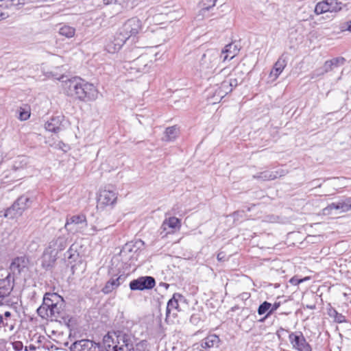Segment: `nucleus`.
Returning a JSON list of instances; mask_svg holds the SVG:
<instances>
[{"instance_id":"1","label":"nucleus","mask_w":351,"mask_h":351,"mask_svg":"<svg viewBox=\"0 0 351 351\" xmlns=\"http://www.w3.org/2000/svg\"><path fill=\"white\" fill-rule=\"evenodd\" d=\"M66 308V303L63 297L55 292H47L36 313L42 319L58 322L70 328L75 324V319L67 313Z\"/></svg>"},{"instance_id":"2","label":"nucleus","mask_w":351,"mask_h":351,"mask_svg":"<svg viewBox=\"0 0 351 351\" xmlns=\"http://www.w3.org/2000/svg\"><path fill=\"white\" fill-rule=\"evenodd\" d=\"M64 93L75 100L82 102H90L96 100L99 91L91 83L80 77H73L62 83Z\"/></svg>"},{"instance_id":"3","label":"nucleus","mask_w":351,"mask_h":351,"mask_svg":"<svg viewBox=\"0 0 351 351\" xmlns=\"http://www.w3.org/2000/svg\"><path fill=\"white\" fill-rule=\"evenodd\" d=\"M36 199L37 193L35 191H27L20 195L10 207L4 210L3 217L10 219L18 218L32 206Z\"/></svg>"},{"instance_id":"4","label":"nucleus","mask_w":351,"mask_h":351,"mask_svg":"<svg viewBox=\"0 0 351 351\" xmlns=\"http://www.w3.org/2000/svg\"><path fill=\"white\" fill-rule=\"evenodd\" d=\"M144 245V241L141 239L126 243L119 252L122 263L130 266L133 264L134 261L138 260Z\"/></svg>"},{"instance_id":"5","label":"nucleus","mask_w":351,"mask_h":351,"mask_svg":"<svg viewBox=\"0 0 351 351\" xmlns=\"http://www.w3.org/2000/svg\"><path fill=\"white\" fill-rule=\"evenodd\" d=\"M141 29V21L137 17H132L127 20L119 31L128 40L130 37L136 36Z\"/></svg>"},{"instance_id":"6","label":"nucleus","mask_w":351,"mask_h":351,"mask_svg":"<svg viewBox=\"0 0 351 351\" xmlns=\"http://www.w3.org/2000/svg\"><path fill=\"white\" fill-rule=\"evenodd\" d=\"M117 200V193L110 189L101 190L97 197V209L104 210L107 207L113 208Z\"/></svg>"},{"instance_id":"7","label":"nucleus","mask_w":351,"mask_h":351,"mask_svg":"<svg viewBox=\"0 0 351 351\" xmlns=\"http://www.w3.org/2000/svg\"><path fill=\"white\" fill-rule=\"evenodd\" d=\"M156 285V280L150 276L138 277L130 281L129 287L131 291L150 290Z\"/></svg>"},{"instance_id":"8","label":"nucleus","mask_w":351,"mask_h":351,"mask_svg":"<svg viewBox=\"0 0 351 351\" xmlns=\"http://www.w3.org/2000/svg\"><path fill=\"white\" fill-rule=\"evenodd\" d=\"M113 334L117 337L118 343L122 341L124 346L130 350H131L133 344L132 339L134 338V335L132 334L129 328L123 326H115Z\"/></svg>"},{"instance_id":"9","label":"nucleus","mask_w":351,"mask_h":351,"mask_svg":"<svg viewBox=\"0 0 351 351\" xmlns=\"http://www.w3.org/2000/svg\"><path fill=\"white\" fill-rule=\"evenodd\" d=\"M186 298L183 295H182L180 293H173L172 298L169 300L167 304V308H166V317H165V321L166 322H168L169 319L171 317V315L173 317H176L178 314L177 313L173 312L171 314V311L173 310L177 311L178 312H180L181 311V308L179 305V302H185Z\"/></svg>"},{"instance_id":"10","label":"nucleus","mask_w":351,"mask_h":351,"mask_svg":"<svg viewBox=\"0 0 351 351\" xmlns=\"http://www.w3.org/2000/svg\"><path fill=\"white\" fill-rule=\"evenodd\" d=\"M109 273L111 274L112 277L106 282L105 286L101 289V291L105 294H108L119 287L125 281L128 277V275L125 274L124 272L119 274L117 277L118 274H114L111 271H109Z\"/></svg>"},{"instance_id":"11","label":"nucleus","mask_w":351,"mask_h":351,"mask_svg":"<svg viewBox=\"0 0 351 351\" xmlns=\"http://www.w3.org/2000/svg\"><path fill=\"white\" fill-rule=\"evenodd\" d=\"M289 339L293 348L299 351H311V346L301 332L299 334L291 332L289 335Z\"/></svg>"},{"instance_id":"12","label":"nucleus","mask_w":351,"mask_h":351,"mask_svg":"<svg viewBox=\"0 0 351 351\" xmlns=\"http://www.w3.org/2000/svg\"><path fill=\"white\" fill-rule=\"evenodd\" d=\"M29 263L25 255L14 258L10 265V269L14 275H20L25 269H27Z\"/></svg>"},{"instance_id":"13","label":"nucleus","mask_w":351,"mask_h":351,"mask_svg":"<svg viewBox=\"0 0 351 351\" xmlns=\"http://www.w3.org/2000/svg\"><path fill=\"white\" fill-rule=\"evenodd\" d=\"M127 40V37H125L122 34H121L118 30L113 38L106 44V49L108 53H114L121 49Z\"/></svg>"},{"instance_id":"14","label":"nucleus","mask_w":351,"mask_h":351,"mask_svg":"<svg viewBox=\"0 0 351 351\" xmlns=\"http://www.w3.org/2000/svg\"><path fill=\"white\" fill-rule=\"evenodd\" d=\"M72 226H80L82 228H86L88 226L86 216L83 213L72 215L70 217L68 216L66 217L64 228L68 231L71 232L73 230L71 227Z\"/></svg>"},{"instance_id":"15","label":"nucleus","mask_w":351,"mask_h":351,"mask_svg":"<svg viewBox=\"0 0 351 351\" xmlns=\"http://www.w3.org/2000/svg\"><path fill=\"white\" fill-rule=\"evenodd\" d=\"M287 173V171L282 169H278L275 171L267 170L254 175L253 178L263 181H268L284 176Z\"/></svg>"},{"instance_id":"16","label":"nucleus","mask_w":351,"mask_h":351,"mask_svg":"<svg viewBox=\"0 0 351 351\" xmlns=\"http://www.w3.org/2000/svg\"><path fill=\"white\" fill-rule=\"evenodd\" d=\"M68 245L67 239L65 237H58L53 239L49 244L48 250L58 256Z\"/></svg>"},{"instance_id":"17","label":"nucleus","mask_w":351,"mask_h":351,"mask_svg":"<svg viewBox=\"0 0 351 351\" xmlns=\"http://www.w3.org/2000/svg\"><path fill=\"white\" fill-rule=\"evenodd\" d=\"M288 59V53L284 52L274 64L270 75H274V79H277L286 67Z\"/></svg>"},{"instance_id":"18","label":"nucleus","mask_w":351,"mask_h":351,"mask_svg":"<svg viewBox=\"0 0 351 351\" xmlns=\"http://www.w3.org/2000/svg\"><path fill=\"white\" fill-rule=\"evenodd\" d=\"M217 58L218 53L217 52L207 51L201 58L200 64L202 67L206 69L213 68L216 64Z\"/></svg>"},{"instance_id":"19","label":"nucleus","mask_w":351,"mask_h":351,"mask_svg":"<svg viewBox=\"0 0 351 351\" xmlns=\"http://www.w3.org/2000/svg\"><path fill=\"white\" fill-rule=\"evenodd\" d=\"M181 226V221L180 219L176 217H171L168 219H166L164 220V221L162 223V226L160 227V229L162 231L160 232V234L162 235L163 233L164 235L162 237H165L167 234L170 232H173V230L171 232H167L168 228H171L172 230L176 229V228H180Z\"/></svg>"},{"instance_id":"20","label":"nucleus","mask_w":351,"mask_h":351,"mask_svg":"<svg viewBox=\"0 0 351 351\" xmlns=\"http://www.w3.org/2000/svg\"><path fill=\"white\" fill-rule=\"evenodd\" d=\"M221 343V339L215 334H210L200 341L202 348L207 350L212 348H218Z\"/></svg>"},{"instance_id":"21","label":"nucleus","mask_w":351,"mask_h":351,"mask_svg":"<svg viewBox=\"0 0 351 351\" xmlns=\"http://www.w3.org/2000/svg\"><path fill=\"white\" fill-rule=\"evenodd\" d=\"M63 116L52 117L45 124V129L53 133H58L61 130Z\"/></svg>"},{"instance_id":"22","label":"nucleus","mask_w":351,"mask_h":351,"mask_svg":"<svg viewBox=\"0 0 351 351\" xmlns=\"http://www.w3.org/2000/svg\"><path fill=\"white\" fill-rule=\"evenodd\" d=\"M12 289L13 286L10 283V274H8L5 278L0 280V302L8 297Z\"/></svg>"},{"instance_id":"23","label":"nucleus","mask_w":351,"mask_h":351,"mask_svg":"<svg viewBox=\"0 0 351 351\" xmlns=\"http://www.w3.org/2000/svg\"><path fill=\"white\" fill-rule=\"evenodd\" d=\"M332 209L341 210L343 212H347L351 210V197H347L344 200L333 202L328 205L324 210Z\"/></svg>"},{"instance_id":"24","label":"nucleus","mask_w":351,"mask_h":351,"mask_svg":"<svg viewBox=\"0 0 351 351\" xmlns=\"http://www.w3.org/2000/svg\"><path fill=\"white\" fill-rule=\"evenodd\" d=\"M232 92V88H229L228 82L224 80L221 83L213 93V97H216V100L220 101L226 95Z\"/></svg>"},{"instance_id":"25","label":"nucleus","mask_w":351,"mask_h":351,"mask_svg":"<svg viewBox=\"0 0 351 351\" xmlns=\"http://www.w3.org/2000/svg\"><path fill=\"white\" fill-rule=\"evenodd\" d=\"M239 51V49L235 44L230 43L226 45L221 51V53L224 54L223 61H226V60H232L238 54Z\"/></svg>"},{"instance_id":"26","label":"nucleus","mask_w":351,"mask_h":351,"mask_svg":"<svg viewBox=\"0 0 351 351\" xmlns=\"http://www.w3.org/2000/svg\"><path fill=\"white\" fill-rule=\"evenodd\" d=\"M179 132V128H178L177 125L167 128L164 132V136L162 138V141L165 142L174 141L178 136Z\"/></svg>"},{"instance_id":"27","label":"nucleus","mask_w":351,"mask_h":351,"mask_svg":"<svg viewBox=\"0 0 351 351\" xmlns=\"http://www.w3.org/2000/svg\"><path fill=\"white\" fill-rule=\"evenodd\" d=\"M56 254L51 252H48V250L45 251L43 256L42 266L45 269H48L53 266L57 258Z\"/></svg>"},{"instance_id":"28","label":"nucleus","mask_w":351,"mask_h":351,"mask_svg":"<svg viewBox=\"0 0 351 351\" xmlns=\"http://www.w3.org/2000/svg\"><path fill=\"white\" fill-rule=\"evenodd\" d=\"M327 314L330 317L333 319L335 322L339 324L347 322L346 316L341 313H338L335 308L331 306L330 304H329V306L327 308Z\"/></svg>"},{"instance_id":"29","label":"nucleus","mask_w":351,"mask_h":351,"mask_svg":"<svg viewBox=\"0 0 351 351\" xmlns=\"http://www.w3.org/2000/svg\"><path fill=\"white\" fill-rule=\"evenodd\" d=\"M79 256V253L77 252L76 250L73 248V245H71L66 252L64 253L63 259L64 261H68L70 264L73 262H75L77 258Z\"/></svg>"},{"instance_id":"30","label":"nucleus","mask_w":351,"mask_h":351,"mask_svg":"<svg viewBox=\"0 0 351 351\" xmlns=\"http://www.w3.org/2000/svg\"><path fill=\"white\" fill-rule=\"evenodd\" d=\"M2 2L0 4V21L5 19L9 16V12L7 10H3V8H8L14 3L15 0H1Z\"/></svg>"},{"instance_id":"31","label":"nucleus","mask_w":351,"mask_h":351,"mask_svg":"<svg viewBox=\"0 0 351 351\" xmlns=\"http://www.w3.org/2000/svg\"><path fill=\"white\" fill-rule=\"evenodd\" d=\"M329 5V12H337L343 9V6L346 7V4H343L342 2L338 1L337 0H327Z\"/></svg>"},{"instance_id":"32","label":"nucleus","mask_w":351,"mask_h":351,"mask_svg":"<svg viewBox=\"0 0 351 351\" xmlns=\"http://www.w3.org/2000/svg\"><path fill=\"white\" fill-rule=\"evenodd\" d=\"M333 66L330 60L324 62L323 66L315 71L313 75L316 76L322 75L333 69Z\"/></svg>"},{"instance_id":"33","label":"nucleus","mask_w":351,"mask_h":351,"mask_svg":"<svg viewBox=\"0 0 351 351\" xmlns=\"http://www.w3.org/2000/svg\"><path fill=\"white\" fill-rule=\"evenodd\" d=\"M329 5L327 0L317 3L315 8V13L317 15L329 12Z\"/></svg>"},{"instance_id":"34","label":"nucleus","mask_w":351,"mask_h":351,"mask_svg":"<svg viewBox=\"0 0 351 351\" xmlns=\"http://www.w3.org/2000/svg\"><path fill=\"white\" fill-rule=\"evenodd\" d=\"M75 28L68 25H64L59 30V33L60 35L64 36L68 38H72L75 35Z\"/></svg>"},{"instance_id":"35","label":"nucleus","mask_w":351,"mask_h":351,"mask_svg":"<svg viewBox=\"0 0 351 351\" xmlns=\"http://www.w3.org/2000/svg\"><path fill=\"white\" fill-rule=\"evenodd\" d=\"M217 0H202L201 2L202 8L200 12L204 14L205 12L208 11L213 8Z\"/></svg>"},{"instance_id":"36","label":"nucleus","mask_w":351,"mask_h":351,"mask_svg":"<svg viewBox=\"0 0 351 351\" xmlns=\"http://www.w3.org/2000/svg\"><path fill=\"white\" fill-rule=\"evenodd\" d=\"M271 307V304L267 301L263 302L261 304L258 308L257 312L258 314L262 315L265 313H267L269 311L270 308Z\"/></svg>"},{"instance_id":"37","label":"nucleus","mask_w":351,"mask_h":351,"mask_svg":"<svg viewBox=\"0 0 351 351\" xmlns=\"http://www.w3.org/2000/svg\"><path fill=\"white\" fill-rule=\"evenodd\" d=\"M3 328L6 331L7 330L12 331L14 328V323H9L8 321L4 319L3 316L0 314V328Z\"/></svg>"},{"instance_id":"38","label":"nucleus","mask_w":351,"mask_h":351,"mask_svg":"<svg viewBox=\"0 0 351 351\" xmlns=\"http://www.w3.org/2000/svg\"><path fill=\"white\" fill-rule=\"evenodd\" d=\"M202 320V313L199 311L191 315L189 322L193 325L197 326Z\"/></svg>"},{"instance_id":"39","label":"nucleus","mask_w":351,"mask_h":351,"mask_svg":"<svg viewBox=\"0 0 351 351\" xmlns=\"http://www.w3.org/2000/svg\"><path fill=\"white\" fill-rule=\"evenodd\" d=\"M147 346V340H141L138 343H136L135 347L131 348L132 351H145Z\"/></svg>"},{"instance_id":"40","label":"nucleus","mask_w":351,"mask_h":351,"mask_svg":"<svg viewBox=\"0 0 351 351\" xmlns=\"http://www.w3.org/2000/svg\"><path fill=\"white\" fill-rule=\"evenodd\" d=\"M333 66V68L339 67L345 64L346 59L343 57H337L331 60H329Z\"/></svg>"},{"instance_id":"41","label":"nucleus","mask_w":351,"mask_h":351,"mask_svg":"<svg viewBox=\"0 0 351 351\" xmlns=\"http://www.w3.org/2000/svg\"><path fill=\"white\" fill-rule=\"evenodd\" d=\"M309 278L308 277H305V278H300L298 276H295L293 277H292L290 280H289V283L291 284L292 285H298L301 282H303L307 280H308Z\"/></svg>"},{"instance_id":"42","label":"nucleus","mask_w":351,"mask_h":351,"mask_svg":"<svg viewBox=\"0 0 351 351\" xmlns=\"http://www.w3.org/2000/svg\"><path fill=\"white\" fill-rule=\"evenodd\" d=\"M134 62L136 65L138 66L137 69L138 71H145V67L147 66V64H144L143 67L141 66V65H142V64L144 63L143 57H138L134 60Z\"/></svg>"},{"instance_id":"43","label":"nucleus","mask_w":351,"mask_h":351,"mask_svg":"<svg viewBox=\"0 0 351 351\" xmlns=\"http://www.w3.org/2000/svg\"><path fill=\"white\" fill-rule=\"evenodd\" d=\"M224 81L226 82H228L229 88H232V90H233L234 88L237 87L239 84L237 78L230 77L228 79L224 80Z\"/></svg>"},{"instance_id":"44","label":"nucleus","mask_w":351,"mask_h":351,"mask_svg":"<svg viewBox=\"0 0 351 351\" xmlns=\"http://www.w3.org/2000/svg\"><path fill=\"white\" fill-rule=\"evenodd\" d=\"M12 348L15 351H21L23 349V344L20 341H16L12 343Z\"/></svg>"},{"instance_id":"45","label":"nucleus","mask_w":351,"mask_h":351,"mask_svg":"<svg viewBox=\"0 0 351 351\" xmlns=\"http://www.w3.org/2000/svg\"><path fill=\"white\" fill-rule=\"evenodd\" d=\"M280 306V302H276L271 304L269 311L267 312V315H271L275 311H276Z\"/></svg>"},{"instance_id":"46","label":"nucleus","mask_w":351,"mask_h":351,"mask_svg":"<svg viewBox=\"0 0 351 351\" xmlns=\"http://www.w3.org/2000/svg\"><path fill=\"white\" fill-rule=\"evenodd\" d=\"M217 258L220 262H224V261H228V259L227 258L226 254V253L224 252H219L217 254Z\"/></svg>"},{"instance_id":"47","label":"nucleus","mask_w":351,"mask_h":351,"mask_svg":"<svg viewBox=\"0 0 351 351\" xmlns=\"http://www.w3.org/2000/svg\"><path fill=\"white\" fill-rule=\"evenodd\" d=\"M1 315L3 316L4 319L9 323H14V319H12V313L10 311H5L4 313L1 314Z\"/></svg>"},{"instance_id":"48","label":"nucleus","mask_w":351,"mask_h":351,"mask_svg":"<svg viewBox=\"0 0 351 351\" xmlns=\"http://www.w3.org/2000/svg\"><path fill=\"white\" fill-rule=\"evenodd\" d=\"M250 297V293L247 292H243L241 293L238 298L241 299V300H247Z\"/></svg>"},{"instance_id":"49","label":"nucleus","mask_w":351,"mask_h":351,"mask_svg":"<svg viewBox=\"0 0 351 351\" xmlns=\"http://www.w3.org/2000/svg\"><path fill=\"white\" fill-rule=\"evenodd\" d=\"M29 117V114L27 112H21L19 118L21 120H27Z\"/></svg>"},{"instance_id":"50","label":"nucleus","mask_w":351,"mask_h":351,"mask_svg":"<svg viewBox=\"0 0 351 351\" xmlns=\"http://www.w3.org/2000/svg\"><path fill=\"white\" fill-rule=\"evenodd\" d=\"M123 0H103L105 5H109L112 3H121V1Z\"/></svg>"},{"instance_id":"51","label":"nucleus","mask_w":351,"mask_h":351,"mask_svg":"<svg viewBox=\"0 0 351 351\" xmlns=\"http://www.w3.org/2000/svg\"><path fill=\"white\" fill-rule=\"evenodd\" d=\"M112 351H125L123 346H118L117 345L113 346Z\"/></svg>"},{"instance_id":"52","label":"nucleus","mask_w":351,"mask_h":351,"mask_svg":"<svg viewBox=\"0 0 351 351\" xmlns=\"http://www.w3.org/2000/svg\"><path fill=\"white\" fill-rule=\"evenodd\" d=\"M35 350H36V347L34 345H30L29 347L26 346L25 348V351Z\"/></svg>"},{"instance_id":"53","label":"nucleus","mask_w":351,"mask_h":351,"mask_svg":"<svg viewBox=\"0 0 351 351\" xmlns=\"http://www.w3.org/2000/svg\"><path fill=\"white\" fill-rule=\"evenodd\" d=\"M159 285L165 287L166 289H167L169 287V285L166 282H160Z\"/></svg>"},{"instance_id":"54","label":"nucleus","mask_w":351,"mask_h":351,"mask_svg":"<svg viewBox=\"0 0 351 351\" xmlns=\"http://www.w3.org/2000/svg\"><path fill=\"white\" fill-rule=\"evenodd\" d=\"M346 30L351 32V20L347 22V28Z\"/></svg>"},{"instance_id":"55","label":"nucleus","mask_w":351,"mask_h":351,"mask_svg":"<svg viewBox=\"0 0 351 351\" xmlns=\"http://www.w3.org/2000/svg\"><path fill=\"white\" fill-rule=\"evenodd\" d=\"M306 308H308L309 309H315L316 308V306H315V304L306 305Z\"/></svg>"},{"instance_id":"56","label":"nucleus","mask_w":351,"mask_h":351,"mask_svg":"<svg viewBox=\"0 0 351 351\" xmlns=\"http://www.w3.org/2000/svg\"><path fill=\"white\" fill-rule=\"evenodd\" d=\"M269 315H267V313L265 315V317H263V318H261L259 322H264L265 321V319L269 317Z\"/></svg>"},{"instance_id":"57","label":"nucleus","mask_w":351,"mask_h":351,"mask_svg":"<svg viewBox=\"0 0 351 351\" xmlns=\"http://www.w3.org/2000/svg\"><path fill=\"white\" fill-rule=\"evenodd\" d=\"M237 309H239V306H234L232 308V311H236Z\"/></svg>"},{"instance_id":"58","label":"nucleus","mask_w":351,"mask_h":351,"mask_svg":"<svg viewBox=\"0 0 351 351\" xmlns=\"http://www.w3.org/2000/svg\"><path fill=\"white\" fill-rule=\"evenodd\" d=\"M3 212L4 210H0V217H3Z\"/></svg>"},{"instance_id":"59","label":"nucleus","mask_w":351,"mask_h":351,"mask_svg":"<svg viewBox=\"0 0 351 351\" xmlns=\"http://www.w3.org/2000/svg\"><path fill=\"white\" fill-rule=\"evenodd\" d=\"M237 213H238L237 212H234V213H233V215H234V216H235Z\"/></svg>"},{"instance_id":"60","label":"nucleus","mask_w":351,"mask_h":351,"mask_svg":"<svg viewBox=\"0 0 351 351\" xmlns=\"http://www.w3.org/2000/svg\"><path fill=\"white\" fill-rule=\"evenodd\" d=\"M62 144H63L62 147H66V144H64V143H62Z\"/></svg>"},{"instance_id":"61","label":"nucleus","mask_w":351,"mask_h":351,"mask_svg":"<svg viewBox=\"0 0 351 351\" xmlns=\"http://www.w3.org/2000/svg\"><path fill=\"white\" fill-rule=\"evenodd\" d=\"M62 144H63L62 147H66V144H64V143H62Z\"/></svg>"},{"instance_id":"62","label":"nucleus","mask_w":351,"mask_h":351,"mask_svg":"<svg viewBox=\"0 0 351 351\" xmlns=\"http://www.w3.org/2000/svg\"><path fill=\"white\" fill-rule=\"evenodd\" d=\"M214 21H215L214 19H211V20L210 21V23H213Z\"/></svg>"},{"instance_id":"63","label":"nucleus","mask_w":351,"mask_h":351,"mask_svg":"<svg viewBox=\"0 0 351 351\" xmlns=\"http://www.w3.org/2000/svg\"><path fill=\"white\" fill-rule=\"evenodd\" d=\"M2 162V159L0 158V165L1 164Z\"/></svg>"}]
</instances>
